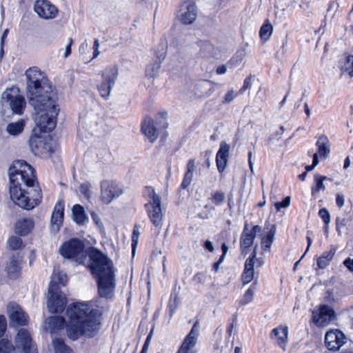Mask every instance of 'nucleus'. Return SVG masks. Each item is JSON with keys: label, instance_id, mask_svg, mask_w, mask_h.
<instances>
[{"label": "nucleus", "instance_id": "f257e3e1", "mask_svg": "<svg viewBox=\"0 0 353 353\" xmlns=\"http://www.w3.org/2000/svg\"><path fill=\"white\" fill-rule=\"evenodd\" d=\"M26 77L29 103L35 110L42 113L37 119V125L43 132H51L56 126L59 112L57 92L37 67L28 69Z\"/></svg>", "mask_w": 353, "mask_h": 353}, {"label": "nucleus", "instance_id": "f03ea898", "mask_svg": "<svg viewBox=\"0 0 353 353\" xmlns=\"http://www.w3.org/2000/svg\"><path fill=\"white\" fill-rule=\"evenodd\" d=\"M9 178L10 199L16 205L31 210L40 203L41 190L30 165L23 160L14 161L9 168Z\"/></svg>", "mask_w": 353, "mask_h": 353}, {"label": "nucleus", "instance_id": "7ed1b4c3", "mask_svg": "<svg viewBox=\"0 0 353 353\" xmlns=\"http://www.w3.org/2000/svg\"><path fill=\"white\" fill-rule=\"evenodd\" d=\"M66 314L68 317L67 334L73 341L80 336L93 337L101 328V312L92 308L88 303L77 302L70 305Z\"/></svg>", "mask_w": 353, "mask_h": 353}, {"label": "nucleus", "instance_id": "20e7f679", "mask_svg": "<svg viewBox=\"0 0 353 353\" xmlns=\"http://www.w3.org/2000/svg\"><path fill=\"white\" fill-rule=\"evenodd\" d=\"M89 269L96 279L100 297L111 299L116 288L115 269L112 261L99 250L92 248L88 253Z\"/></svg>", "mask_w": 353, "mask_h": 353}, {"label": "nucleus", "instance_id": "39448f33", "mask_svg": "<svg viewBox=\"0 0 353 353\" xmlns=\"http://www.w3.org/2000/svg\"><path fill=\"white\" fill-rule=\"evenodd\" d=\"M144 194L148 199V202L145 204L148 216L155 227H160L162 225L163 218L161 198L152 187H146Z\"/></svg>", "mask_w": 353, "mask_h": 353}, {"label": "nucleus", "instance_id": "423d86ee", "mask_svg": "<svg viewBox=\"0 0 353 353\" xmlns=\"http://www.w3.org/2000/svg\"><path fill=\"white\" fill-rule=\"evenodd\" d=\"M84 249V243L78 239L73 238L61 245L59 252L65 259H75L79 263H83L86 259Z\"/></svg>", "mask_w": 353, "mask_h": 353}, {"label": "nucleus", "instance_id": "0eeeda50", "mask_svg": "<svg viewBox=\"0 0 353 353\" xmlns=\"http://www.w3.org/2000/svg\"><path fill=\"white\" fill-rule=\"evenodd\" d=\"M119 74L117 65H110L102 72V81L97 85V89L101 97L108 99L114 87Z\"/></svg>", "mask_w": 353, "mask_h": 353}, {"label": "nucleus", "instance_id": "6e6552de", "mask_svg": "<svg viewBox=\"0 0 353 353\" xmlns=\"http://www.w3.org/2000/svg\"><path fill=\"white\" fill-rule=\"evenodd\" d=\"M17 88L6 89L2 94V99H6L14 114L21 115L25 110L26 102L25 98L19 94Z\"/></svg>", "mask_w": 353, "mask_h": 353}, {"label": "nucleus", "instance_id": "1a4fd4ad", "mask_svg": "<svg viewBox=\"0 0 353 353\" xmlns=\"http://www.w3.org/2000/svg\"><path fill=\"white\" fill-rule=\"evenodd\" d=\"M16 348L21 353H38L35 342L30 332L26 328H21L14 338Z\"/></svg>", "mask_w": 353, "mask_h": 353}, {"label": "nucleus", "instance_id": "9d476101", "mask_svg": "<svg viewBox=\"0 0 353 353\" xmlns=\"http://www.w3.org/2000/svg\"><path fill=\"white\" fill-rule=\"evenodd\" d=\"M48 294H50L48 301L49 312L52 314L61 313L65 309L67 301L59 287L49 285Z\"/></svg>", "mask_w": 353, "mask_h": 353}, {"label": "nucleus", "instance_id": "9b49d317", "mask_svg": "<svg viewBox=\"0 0 353 353\" xmlns=\"http://www.w3.org/2000/svg\"><path fill=\"white\" fill-rule=\"evenodd\" d=\"M123 193L121 185L114 181L104 180L101 182V199L105 204H110Z\"/></svg>", "mask_w": 353, "mask_h": 353}, {"label": "nucleus", "instance_id": "f8f14e48", "mask_svg": "<svg viewBox=\"0 0 353 353\" xmlns=\"http://www.w3.org/2000/svg\"><path fill=\"white\" fill-rule=\"evenodd\" d=\"M7 313L9 317V323L10 326L19 327L28 325L29 316L19 305L15 303H10L8 305Z\"/></svg>", "mask_w": 353, "mask_h": 353}, {"label": "nucleus", "instance_id": "ddd939ff", "mask_svg": "<svg viewBox=\"0 0 353 353\" xmlns=\"http://www.w3.org/2000/svg\"><path fill=\"white\" fill-rule=\"evenodd\" d=\"M335 318L336 314L334 309L325 304L321 305L318 309L312 312L313 323L319 327L327 325Z\"/></svg>", "mask_w": 353, "mask_h": 353}, {"label": "nucleus", "instance_id": "4468645a", "mask_svg": "<svg viewBox=\"0 0 353 353\" xmlns=\"http://www.w3.org/2000/svg\"><path fill=\"white\" fill-rule=\"evenodd\" d=\"M261 232L262 228L260 225H254L250 230L248 228V224H245L240 238V247L242 254L245 253L246 250L253 244L256 234Z\"/></svg>", "mask_w": 353, "mask_h": 353}, {"label": "nucleus", "instance_id": "2eb2a0df", "mask_svg": "<svg viewBox=\"0 0 353 353\" xmlns=\"http://www.w3.org/2000/svg\"><path fill=\"white\" fill-rule=\"evenodd\" d=\"M34 10L41 18L45 19H54L58 14L57 7L47 0L36 1Z\"/></svg>", "mask_w": 353, "mask_h": 353}, {"label": "nucleus", "instance_id": "dca6fc26", "mask_svg": "<svg viewBox=\"0 0 353 353\" xmlns=\"http://www.w3.org/2000/svg\"><path fill=\"white\" fill-rule=\"evenodd\" d=\"M345 334L339 330H330L325 334V343L329 350H339L345 343Z\"/></svg>", "mask_w": 353, "mask_h": 353}, {"label": "nucleus", "instance_id": "f3484780", "mask_svg": "<svg viewBox=\"0 0 353 353\" xmlns=\"http://www.w3.org/2000/svg\"><path fill=\"white\" fill-rule=\"evenodd\" d=\"M197 17V8L194 3H185L181 6L178 14L179 20L183 24H192Z\"/></svg>", "mask_w": 353, "mask_h": 353}, {"label": "nucleus", "instance_id": "a211bd4d", "mask_svg": "<svg viewBox=\"0 0 353 353\" xmlns=\"http://www.w3.org/2000/svg\"><path fill=\"white\" fill-rule=\"evenodd\" d=\"M30 147L34 154H42L44 152H48L52 153L51 145L46 141V139H43L39 136H32L29 141Z\"/></svg>", "mask_w": 353, "mask_h": 353}, {"label": "nucleus", "instance_id": "6ab92c4d", "mask_svg": "<svg viewBox=\"0 0 353 353\" xmlns=\"http://www.w3.org/2000/svg\"><path fill=\"white\" fill-rule=\"evenodd\" d=\"M230 146L225 141H221L216 153V163L219 172L225 170L228 161Z\"/></svg>", "mask_w": 353, "mask_h": 353}, {"label": "nucleus", "instance_id": "aec40b11", "mask_svg": "<svg viewBox=\"0 0 353 353\" xmlns=\"http://www.w3.org/2000/svg\"><path fill=\"white\" fill-rule=\"evenodd\" d=\"M64 215V202L58 201L54 207L52 216L51 224L52 229L58 231L62 225Z\"/></svg>", "mask_w": 353, "mask_h": 353}, {"label": "nucleus", "instance_id": "412c9836", "mask_svg": "<svg viewBox=\"0 0 353 353\" xmlns=\"http://www.w3.org/2000/svg\"><path fill=\"white\" fill-rule=\"evenodd\" d=\"M141 131L150 142H154L159 136V130L150 117H145L141 123Z\"/></svg>", "mask_w": 353, "mask_h": 353}, {"label": "nucleus", "instance_id": "4be33fe9", "mask_svg": "<svg viewBox=\"0 0 353 353\" xmlns=\"http://www.w3.org/2000/svg\"><path fill=\"white\" fill-rule=\"evenodd\" d=\"M199 322L196 321L194 323V325H193L191 330L188 333V334L185 337V339L181 345V347L190 351L192 348H193L196 345V344L197 343L199 334Z\"/></svg>", "mask_w": 353, "mask_h": 353}, {"label": "nucleus", "instance_id": "5701e85b", "mask_svg": "<svg viewBox=\"0 0 353 353\" xmlns=\"http://www.w3.org/2000/svg\"><path fill=\"white\" fill-rule=\"evenodd\" d=\"M288 327L283 325H280L276 328H274L271 332V336H274L276 338L277 344L283 350H285L288 343Z\"/></svg>", "mask_w": 353, "mask_h": 353}, {"label": "nucleus", "instance_id": "b1692460", "mask_svg": "<svg viewBox=\"0 0 353 353\" xmlns=\"http://www.w3.org/2000/svg\"><path fill=\"white\" fill-rule=\"evenodd\" d=\"M34 221L31 218L19 219L15 224V232L21 236H26L34 228Z\"/></svg>", "mask_w": 353, "mask_h": 353}, {"label": "nucleus", "instance_id": "393cba45", "mask_svg": "<svg viewBox=\"0 0 353 353\" xmlns=\"http://www.w3.org/2000/svg\"><path fill=\"white\" fill-rule=\"evenodd\" d=\"M65 323V321L62 316H50L46 320V329L52 334L59 330H61Z\"/></svg>", "mask_w": 353, "mask_h": 353}, {"label": "nucleus", "instance_id": "a878e982", "mask_svg": "<svg viewBox=\"0 0 353 353\" xmlns=\"http://www.w3.org/2000/svg\"><path fill=\"white\" fill-rule=\"evenodd\" d=\"M21 259L17 256H12L7 263L6 272L8 276L11 279H15L21 270Z\"/></svg>", "mask_w": 353, "mask_h": 353}, {"label": "nucleus", "instance_id": "bb28decb", "mask_svg": "<svg viewBox=\"0 0 353 353\" xmlns=\"http://www.w3.org/2000/svg\"><path fill=\"white\" fill-rule=\"evenodd\" d=\"M72 217L74 221L78 225H85L88 223V216L85 213L83 206L76 204L72 209Z\"/></svg>", "mask_w": 353, "mask_h": 353}, {"label": "nucleus", "instance_id": "cd10ccee", "mask_svg": "<svg viewBox=\"0 0 353 353\" xmlns=\"http://www.w3.org/2000/svg\"><path fill=\"white\" fill-rule=\"evenodd\" d=\"M336 253L335 248H331L329 251L324 252L322 255L316 259V265L319 269H325L332 260Z\"/></svg>", "mask_w": 353, "mask_h": 353}, {"label": "nucleus", "instance_id": "c85d7f7f", "mask_svg": "<svg viewBox=\"0 0 353 353\" xmlns=\"http://www.w3.org/2000/svg\"><path fill=\"white\" fill-rule=\"evenodd\" d=\"M318 147V152L321 157H326L329 154L330 150V141L327 136L322 134L321 135L316 143Z\"/></svg>", "mask_w": 353, "mask_h": 353}, {"label": "nucleus", "instance_id": "c756f323", "mask_svg": "<svg viewBox=\"0 0 353 353\" xmlns=\"http://www.w3.org/2000/svg\"><path fill=\"white\" fill-rule=\"evenodd\" d=\"M254 264H252L250 260L245 262L244 270L241 274V281L244 285L253 280L254 274Z\"/></svg>", "mask_w": 353, "mask_h": 353}, {"label": "nucleus", "instance_id": "7c9ffc66", "mask_svg": "<svg viewBox=\"0 0 353 353\" xmlns=\"http://www.w3.org/2000/svg\"><path fill=\"white\" fill-rule=\"evenodd\" d=\"M275 234L276 227L275 225H272L268 234L261 239V245L263 251L266 252L270 250Z\"/></svg>", "mask_w": 353, "mask_h": 353}, {"label": "nucleus", "instance_id": "2f4dec72", "mask_svg": "<svg viewBox=\"0 0 353 353\" xmlns=\"http://www.w3.org/2000/svg\"><path fill=\"white\" fill-rule=\"evenodd\" d=\"M25 124V121L23 119H20L16 122L8 123L6 127V131L11 136H17L23 131Z\"/></svg>", "mask_w": 353, "mask_h": 353}, {"label": "nucleus", "instance_id": "473e14b6", "mask_svg": "<svg viewBox=\"0 0 353 353\" xmlns=\"http://www.w3.org/2000/svg\"><path fill=\"white\" fill-rule=\"evenodd\" d=\"M273 27L268 19H266L260 28L259 35L263 41H267L271 37Z\"/></svg>", "mask_w": 353, "mask_h": 353}, {"label": "nucleus", "instance_id": "72a5a7b5", "mask_svg": "<svg viewBox=\"0 0 353 353\" xmlns=\"http://www.w3.org/2000/svg\"><path fill=\"white\" fill-rule=\"evenodd\" d=\"M52 343L55 353H73V351L61 339H54Z\"/></svg>", "mask_w": 353, "mask_h": 353}, {"label": "nucleus", "instance_id": "f704fd0d", "mask_svg": "<svg viewBox=\"0 0 353 353\" xmlns=\"http://www.w3.org/2000/svg\"><path fill=\"white\" fill-rule=\"evenodd\" d=\"M50 285L59 286L58 284L65 285L67 283V276L65 273L61 272L54 271Z\"/></svg>", "mask_w": 353, "mask_h": 353}, {"label": "nucleus", "instance_id": "c9c22d12", "mask_svg": "<svg viewBox=\"0 0 353 353\" xmlns=\"http://www.w3.org/2000/svg\"><path fill=\"white\" fill-rule=\"evenodd\" d=\"M326 179V176L320 175L319 174H316L314 175L315 185L312 188V195H315L320 190H325V187L323 184V181Z\"/></svg>", "mask_w": 353, "mask_h": 353}, {"label": "nucleus", "instance_id": "e433bc0d", "mask_svg": "<svg viewBox=\"0 0 353 353\" xmlns=\"http://www.w3.org/2000/svg\"><path fill=\"white\" fill-rule=\"evenodd\" d=\"M256 282H254L245 292L243 296L240 301V303L241 305H247L252 301L256 290Z\"/></svg>", "mask_w": 353, "mask_h": 353}, {"label": "nucleus", "instance_id": "4c0bfd02", "mask_svg": "<svg viewBox=\"0 0 353 353\" xmlns=\"http://www.w3.org/2000/svg\"><path fill=\"white\" fill-rule=\"evenodd\" d=\"M16 349L8 339L3 338L0 340V353H17Z\"/></svg>", "mask_w": 353, "mask_h": 353}, {"label": "nucleus", "instance_id": "58836bf2", "mask_svg": "<svg viewBox=\"0 0 353 353\" xmlns=\"http://www.w3.org/2000/svg\"><path fill=\"white\" fill-rule=\"evenodd\" d=\"M198 46L200 48V54L202 57L210 55L213 52V45L209 41H199Z\"/></svg>", "mask_w": 353, "mask_h": 353}, {"label": "nucleus", "instance_id": "ea45409f", "mask_svg": "<svg viewBox=\"0 0 353 353\" xmlns=\"http://www.w3.org/2000/svg\"><path fill=\"white\" fill-rule=\"evenodd\" d=\"M161 62L155 61L153 63L148 64L145 69V74L147 77H154L159 73L161 68Z\"/></svg>", "mask_w": 353, "mask_h": 353}, {"label": "nucleus", "instance_id": "a19ab883", "mask_svg": "<svg viewBox=\"0 0 353 353\" xmlns=\"http://www.w3.org/2000/svg\"><path fill=\"white\" fill-rule=\"evenodd\" d=\"M168 44L166 41L161 40L157 49L155 51L157 61L162 62L165 58Z\"/></svg>", "mask_w": 353, "mask_h": 353}, {"label": "nucleus", "instance_id": "79ce46f5", "mask_svg": "<svg viewBox=\"0 0 353 353\" xmlns=\"http://www.w3.org/2000/svg\"><path fill=\"white\" fill-rule=\"evenodd\" d=\"M343 72L347 73L350 77H353V55L347 56L344 63L341 68Z\"/></svg>", "mask_w": 353, "mask_h": 353}, {"label": "nucleus", "instance_id": "37998d69", "mask_svg": "<svg viewBox=\"0 0 353 353\" xmlns=\"http://www.w3.org/2000/svg\"><path fill=\"white\" fill-rule=\"evenodd\" d=\"M210 199L212 203L216 206H219L223 203L225 199V194L221 190H216L211 194Z\"/></svg>", "mask_w": 353, "mask_h": 353}, {"label": "nucleus", "instance_id": "c03bdc74", "mask_svg": "<svg viewBox=\"0 0 353 353\" xmlns=\"http://www.w3.org/2000/svg\"><path fill=\"white\" fill-rule=\"evenodd\" d=\"M23 244L22 240L18 236H11L8 241V247L13 250H17L21 248Z\"/></svg>", "mask_w": 353, "mask_h": 353}, {"label": "nucleus", "instance_id": "a18cd8bd", "mask_svg": "<svg viewBox=\"0 0 353 353\" xmlns=\"http://www.w3.org/2000/svg\"><path fill=\"white\" fill-rule=\"evenodd\" d=\"M91 184L88 182L83 183L79 186V192L86 199H89L91 197Z\"/></svg>", "mask_w": 353, "mask_h": 353}, {"label": "nucleus", "instance_id": "49530a36", "mask_svg": "<svg viewBox=\"0 0 353 353\" xmlns=\"http://www.w3.org/2000/svg\"><path fill=\"white\" fill-rule=\"evenodd\" d=\"M167 115L168 113L165 111L159 112L157 119H162V121H157L156 125L161 128H166L168 127V123L165 122Z\"/></svg>", "mask_w": 353, "mask_h": 353}, {"label": "nucleus", "instance_id": "de8ad7c7", "mask_svg": "<svg viewBox=\"0 0 353 353\" xmlns=\"http://www.w3.org/2000/svg\"><path fill=\"white\" fill-rule=\"evenodd\" d=\"M140 236V232L139 228L135 226L133 230L132 236V254H134L136 248L137 247L139 238Z\"/></svg>", "mask_w": 353, "mask_h": 353}, {"label": "nucleus", "instance_id": "09e8293b", "mask_svg": "<svg viewBox=\"0 0 353 353\" xmlns=\"http://www.w3.org/2000/svg\"><path fill=\"white\" fill-rule=\"evenodd\" d=\"M239 94H240L239 92H235L233 90H230L225 94L222 103L224 104H228L231 103Z\"/></svg>", "mask_w": 353, "mask_h": 353}, {"label": "nucleus", "instance_id": "8fccbe9b", "mask_svg": "<svg viewBox=\"0 0 353 353\" xmlns=\"http://www.w3.org/2000/svg\"><path fill=\"white\" fill-rule=\"evenodd\" d=\"M346 225V219L344 218L337 217L336 219V229L339 236L342 235L343 230Z\"/></svg>", "mask_w": 353, "mask_h": 353}, {"label": "nucleus", "instance_id": "3c124183", "mask_svg": "<svg viewBox=\"0 0 353 353\" xmlns=\"http://www.w3.org/2000/svg\"><path fill=\"white\" fill-rule=\"evenodd\" d=\"M319 216L322 219L326 225L330 222V215L326 208L320 209L319 211Z\"/></svg>", "mask_w": 353, "mask_h": 353}, {"label": "nucleus", "instance_id": "603ef678", "mask_svg": "<svg viewBox=\"0 0 353 353\" xmlns=\"http://www.w3.org/2000/svg\"><path fill=\"white\" fill-rule=\"evenodd\" d=\"M290 197L286 196L282 201L276 202L275 203V208L277 211H279L283 208H287L290 205Z\"/></svg>", "mask_w": 353, "mask_h": 353}, {"label": "nucleus", "instance_id": "864d4df0", "mask_svg": "<svg viewBox=\"0 0 353 353\" xmlns=\"http://www.w3.org/2000/svg\"><path fill=\"white\" fill-rule=\"evenodd\" d=\"M195 170V159H191L188 161L187 164V171L185 172V174L193 176V173Z\"/></svg>", "mask_w": 353, "mask_h": 353}, {"label": "nucleus", "instance_id": "5fc2aeb1", "mask_svg": "<svg viewBox=\"0 0 353 353\" xmlns=\"http://www.w3.org/2000/svg\"><path fill=\"white\" fill-rule=\"evenodd\" d=\"M252 86V77H248L245 78L243 82V85L242 88L239 90V93L240 94H242L247 89L250 88Z\"/></svg>", "mask_w": 353, "mask_h": 353}, {"label": "nucleus", "instance_id": "6e6d98bb", "mask_svg": "<svg viewBox=\"0 0 353 353\" xmlns=\"http://www.w3.org/2000/svg\"><path fill=\"white\" fill-rule=\"evenodd\" d=\"M177 307V303H176V299H170L169 303H168V310H169V314L170 316H172L174 312H176Z\"/></svg>", "mask_w": 353, "mask_h": 353}, {"label": "nucleus", "instance_id": "4d7b16f0", "mask_svg": "<svg viewBox=\"0 0 353 353\" xmlns=\"http://www.w3.org/2000/svg\"><path fill=\"white\" fill-rule=\"evenodd\" d=\"M192 178L193 176L185 174L183 181L181 184V188L186 189L191 183Z\"/></svg>", "mask_w": 353, "mask_h": 353}, {"label": "nucleus", "instance_id": "13d9d810", "mask_svg": "<svg viewBox=\"0 0 353 353\" xmlns=\"http://www.w3.org/2000/svg\"><path fill=\"white\" fill-rule=\"evenodd\" d=\"M6 330V320L4 316H0V338H1Z\"/></svg>", "mask_w": 353, "mask_h": 353}, {"label": "nucleus", "instance_id": "bf43d9fd", "mask_svg": "<svg viewBox=\"0 0 353 353\" xmlns=\"http://www.w3.org/2000/svg\"><path fill=\"white\" fill-rule=\"evenodd\" d=\"M151 337H152V332H150V333L148 335V336H147V338H146V339H145V343H144V344H143V347H142V350H141V351L140 352V353H147V351H148V347H149V345H150V343Z\"/></svg>", "mask_w": 353, "mask_h": 353}, {"label": "nucleus", "instance_id": "052dcab7", "mask_svg": "<svg viewBox=\"0 0 353 353\" xmlns=\"http://www.w3.org/2000/svg\"><path fill=\"white\" fill-rule=\"evenodd\" d=\"M336 203L339 208H342L345 203V198L343 194L338 193L336 196Z\"/></svg>", "mask_w": 353, "mask_h": 353}, {"label": "nucleus", "instance_id": "680f3d73", "mask_svg": "<svg viewBox=\"0 0 353 353\" xmlns=\"http://www.w3.org/2000/svg\"><path fill=\"white\" fill-rule=\"evenodd\" d=\"M205 209L209 210V212L206 213L205 215H201V217L203 219H209L212 216V213L211 211H214L215 209L212 206H210L209 205H205L204 206Z\"/></svg>", "mask_w": 353, "mask_h": 353}, {"label": "nucleus", "instance_id": "e2e57ef3", "mask_svg": "<svg viewBox=\"0 0 353 353\" xmlns=\"http://www.w3.org/2000/svg\"><path fill=\"white\" fill-rule=\"evenodd\" d=\"M241 59H237L236 57H232L230 61L228 63V65H229L230 68H232L235 66H236L237 65L239 64V63L241 62Z\"/></svg>", "mask_w": 353, "mask_h": 353}, {"label": "nucleus", "instance_id": "0e129e2a", "mask_svg": "<svg viewBox=\"0 0 353 353\" xmlns=\"http://www.w3.org/2000/svg\"><path fill=\"white\" fill-rule=\"evenodd\" d=\"M256 248H257V245L255 246L253 252L250 255V256L245 260V261H248L249 260H250L252 264L255 263V259H256Z\"/></svg>", "mask_w": 353, "mask_h": 353}, {"label": "nucleus", "instance_id": "69168bd1", "mask_svg": "<svg viewBox=\"0 0 353 353\" xmlns=\"http://www.w3.org/2000/svg\"><path fill=\"white\" fill-rule=\"evenodd\" d=\"M68 41H69L68 44L65 47V54H64V57H67L71 53V46L72 44L73 41H72V39L71 38H70L68 39Z\"/></svg>", "mask_w": 353, "mask_h": 353}, {"label": "nucleus", "instance_id": "338daca9", "mask_svg": "<svg viewBox=\"0 0 353 353\" xmlns=\"http://www.w3.org/2000/svg\"><path fill=\"white\" fill-rule=\"evenodd\" d=\"M204 248L210 252L214 251V246L210 241L207 240L205 241Z\"/></svg>", "mask_w": 353, "mask_h": 353}, {"label": "nucleus", "instance_id": "774afa93", "mask_svg": "<svg viewBox=\"0 0 353 353\" xmlns=\"http://www.w3.org/2000/svg\"><path fill=\"white\" fill-rule=\"evenodd\" d=\"M91 216H92V218L94 222L97 225H102L101 219L99 218V216L95 212H92L91 213Z\"/></svg>", "mask_w": 353, "mask_h": 353}]
</instances>
